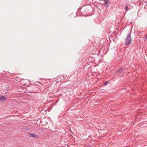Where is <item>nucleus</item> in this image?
<instances>
[{
  "label": "nucleus",
  "mask_w": 147,
  "mask_h": 147,
  "mask_svg": "<svg viewBox=\"0 0 147 147\" xmlns=\"http://www.w3.org/2000/svg\"><path fill=\"white\" fill-rule=\"evenodd\" d=\"M131 32L128 34L126 36V38L125 40V44L126 45H129L132 42V39L131 36Z\"/></svg>",
  "instance_id": "nucleus-1"
},
{
  "label": "nucleus",
  "mask_w": 147,
  "mask_h": 147,
  "mask_svg": "<svg viewBox=\"0 0 147 147\" xmlns=\"http://www.w3.org/2000/svg\"><path fill=\"white\" fill-rule=\"evenodd\" d=\"M28 136L29 137H32L33 138L35 139H37L38 137V136L34 133H30L28 134Z\"/></svg>",
  "instance_id": "nucleus-2"
},
{
  "label": "nucleus",
  "mask_w": 147,
  "mask_h": 147,
  "mask_svg": "<svg viewBox=\"0 0 147 147\" xmlns=\"http://www.w3.org/2000/svg\"><path fill=\"white\" fill-rule=\"evenodd\" d=\"M105 1L104 5L105 6L107 7L108 6V5L110 3V2L109 1V0H104Z\"/></svg>",
  "instance_id": "nucleus-3"
},
{
  "label": "nucleus",
  "mask_w": 147,
  "mask_h": 147,
  "mask_svg": "<svg viewBox=\"0 0 147 147\" xmlns=\"http://www.w3.org/2000/svg\"><path fill=\"white\" fill-rule=\"evenodd\" d=\"M6 100V97L2 96H0V100L2 101H5Z\"/></svg>",
  "instance_id": "nucleus-4"
},
{
  "label": "nucleus",
  "mask_w": 147,
  "mask_h": 147,
  "mask_svg": "<svg viewBox=\"0 0 147 147\" xmlns=\"http://www.w3.org/2000/svg\"><path fill=\"white\" fill-rule=\"evenodd\" d=\"M123 68H121L119 69H118V71H117V72H119V73H121L123 72Z\"/></svg>",
  "instance_id": "nucleus-5"
},
{
  "label": "nucleus",
  "mask_w": 147,
  "mask_h": 147,
  "mask_svg": "<svg viewBox=\"0 0 147 147\" xmlns=\"http://www.w3.org/2000/svg\"><path fill=\"white\" fill-rule=\"evenodd\" d=\"M109 83V82L108 81H106L104 83V85L105 86H106Z\"/></svg>",
  "instance_id": "nucleus-6"
},
{
  "label": "nucleus",
  "mask_w": 147,
  "mask_h": 147,
  "mask_svg": "<svg viewBox=\"0 0 147 147\" xmlns=\"http://www.w3.org/2000/svg\"><path fill=\"white\" fill-rule=\"evenodd\" d=\"M9 86H7L6 88V90H9Z\"/></svg>",
  "instance_id": "nucleus-7"
},
{
  "label": "nucleus",
  "mask_w": 147,
  "mask_h": 147,
  "mask_svg": "<svg viewBox=\"0 0 147 147\" xmlns=\"http://www.w3.org/2000/svg\"><path fill=\"white\" fill-rule=\"evenodd\" d=\"M125 10H127V9L128 10V6H126L125 7Z\"/></svg>",
  "instance_id": "nucleus-8"
},
{
  "label": "nucleus",
  "mask_w": 147,
  "mask_h": 147,
  "mask_svg": "<svg viewBox=\"0 0 147 147\" xmlns=\"http://www.w3.org/2000/svg\"><path fill=\"white\" fill-rule=\"evenodd\" d=\"M145 38L147 40V34H146Z\"/></svg>",
  "instance_id": "nucleus-9"
},
{
  "label": "nucleus",
  "mask_w": 147,
  "mask_h": 147,
  "mask_svg": "<svg viewBox=\"0 0 147 147\" xmlns=\"http://www.w3.org/2000/svg\"><path fill=\"white\" fill-rule=\"evenodd\" d=\"M21 80H24V79H21Z\"/></svg>",
  "instance_id": "nucleus-10"
},
{
  "label": "nucleus",
  "mask_w": 147,
  "mask_h": 147,
  "mask_svg": "<svg viewBox=\"0 0 147 147\" xmlns=\"http://www.w3.org/2000/svg\"><path fill=\"white\" fill-rule=\"evenodd\" d=\"M28 81H29V82H30V80H29L28 79Z\"/></svg>",
  "instance_id": "nucleus-11"
}]
</instances>
